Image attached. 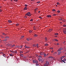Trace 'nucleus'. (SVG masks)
I'll list each match as a JSON object with an SVG mask.
<instances>
[{
  "mask_svg": "<svg viewBox=\"0 0 66 66\" xmlns=\"http://www.w3.org/2000/svg\"><path fill=\"white\" fill-rule=\"evenodd\" d=\"M14 1L15 2H17V0H14Z\"/></svg>",
  "mask_w": 66,
  "mask_h": 66,
  "instance_id": "nucleus-54",
  "label": "nucleus"
},
{
  "mask_svg": "<svg viewBox=\"0 0 66 66\" xmlns=\"http://www.w3.org/2000/svg\"><path fill=\"white\" fill-rule=\"evenodd\" d=\"M48 55V54H47V55L46 54H43V55H44V57H45L47 55Z\"/></svg>",
  "mask_w": 66,
  "mask_h": 66,
  "instance_id": "nucleus-6",
  "label": "nucleus"
},
{
  "mask_svg": "<svg viewBox=\"0 0 66 66\" xmlns=\"http://www.w3.org/2000/svg\"><path fill=\"white\" fill-rule=\"evenodd\" d=\"M34 29L35 30H36V28L35 27H34Z\"/></svg>",
  "mask_w": 66,
  "mask_h": 66,
  "instance_id": "nucleus-36",
  "label": "nucleus"
},
{
  "mask_svg": "<svg viewBox=\"0 0 66 66\" xmlns=\"http://www.w3.org/2000/svg\"><path fill=\"white\" fill-rule=\"evenodd\" d=\"M10 56H13V55H12V54H10Z\"/></svg>",
  "mask_w": 66,
  "mask_h": 66,
  "instance_id": "nucleus-25",
  "label": "nucleus"
},
{
  "mask_svg": "<svg viewBox=\"0 0 66 66\" xmlns=\"http://www.w3.org/2000/svg\"><path fill=\"white\" fill-rule=\"evenodd\" d=\"M2 35H4V36H6V35H6V34H5V33H3V34H2Z\"/></svg>",
  "mask_w": 66,
  "mask_h": 66,
  "instance_id": "nucleus-19",
  "label": "nucleus"
},
{
  "mask_svg": "<svg viewBox=\"0 0 66 66\" xmlns=\"http://www.w3.org/2000/svg\"><path fill=\"white\" fill-rule=\"evenodd\" d=\"M27 15L30 16L31 15V14H26L25 16H27Z\"/></svg>",
  "mask_w": 66,
  "mask_h": 66,
  "instance_id": "nucleus-8",
  "label": "nucleus"
},
{
  "mask_svg": "<svg viewBox=\"0 0 66 66\" xmlns=\"http://www.w3.org/2000/svg\"><path fill=\"white\" fill-rule=\"evenodd\" d=\"M8 22H9V23H11L12 22V21L10 20H9V21H8Z\"/></svg>",
  "mask_w": 66,
  "mask_h": 66,
  "instance_id": "nucleus-10",
  "label": "nucleus"
},
{
  "mask_svg": "<svg viewBox=\"0 0 66 66\" xmlns=\"http://www.w3.org/2000/svg\"><path fill=\"white\" fill-rule=\"evenodd\" d=\"M63 31L64 34H66V30H63Z\"/></svg>",
  "mask_w": 66,
  "mask_h": 66,
  "instance_id": "nucleus-7",
  "label": "nucleus"
},
{
  "mask_svg": "<svg viewBox=\"0 0 66 66\" xmlns=\"http://www.w3.org/2000/svg\"><path fill=\"white\" fill-rule=\"evenodd\" d=\"M49 65V63L46 61L45 62V64H44V66H48Z\"/></svg>",
  "mask_w": 66,
  "mask_h": 66,
  "instance_id": "nucleus-1",
  "label": "nucleus"
},
{
  "mask_svg": "<svg viewBox=\"0 0 66 66\" xmlns=\"http://www.w3.org/2000/svg\"><path fill=\"white\" fill-rule=\"evenodd\" d=\"M0 37H1V38H4V37L3 36H2V35H1V36H0Z\"/></svg>",
  "mask_w": 66,
  "mask_h": 66,
  "instance_id": "nucleus-27",
  "label": "nucleus"
},
{
  "mask_svg": "<svg viewBox=\"0 0 66 66\" xmlns=\"http://www.w3.org/2000/svg\"><path fill=\"white\" fill-rule=\"evenodd\" d=\"M57 12L58 13H59L60 12V11L58 10L57 11Z\"/></svg>",
  "mask_w": 66,
  "mask_h": 66,
  "instance_id": "nucleus-43",
  "label": "nucleus"
},
{
  "mask_svg": "<svg viewBox=\"0 0 66 66\" xmlns=\"http://www.w3.org/2000/svg\"><path fill=\"white\" fill-rule=\"evenodd\" d=\"M3 56L5 57V54H3Z\"/></svg>",
  "mask_w": 66,
  "mask_h": 66,
  "instance_id": "nucleus-26",
  "label": "nucleus"
},
{
  "mask_svg": "<svg viewBox=\"0 0 66 66\" xmlns=\"http://www.w3.org/2000/svg\"><path fill=\"white\" fill-rule=\"evenodd\" d=\"M38 64L36 63V66H38L39 65V64Z\"/></svg>",
  "mask_w": 66,
  "mask_h": 66,
  "instance_id": "nucleus-46",
  "label": "nucleus"
},
{
  "mask_svg": "<svg viewBox=\"0 0 66 66\" xmlns=\"http://www.w3.org/2000/svg\"><path fill=\"white\" fill-rule=\"evenodd\" d=\"M12 52L13 53H17V51H15V52Z\"/></svg>",
  "mask_w": 66,
  "mask_h": 66,
  "instance_id": "nucleus-35",
  "label": "nucleus"
},
{
  "mask_svg": "<svg viewBox=\"0 0 66 66\" xmlns=\"http://www.w3.org/2000/svg\"><path fill=\"white\" fill-rule=\"evenodd\" d=\"M55 40L56 42H58V40H57V39H55Z\"/></svg>",
  "mask_w": 66,
  "mask_h": 66,
  "instance_id": "nucleus-37",
  "label": "nucleus"
},
{
  "mask_svg": "<svg viewBox=\"0 0 66 66\" xmlns=\"http://www.w3.org/2000/svg\"><path fill=\"white\" fill-rule=\"evenodd\" d=\"M45 54V53H43V52H41L40 53V54L41 55H43Z\"/></svg>",
  "mask_w": 66,
  "mask_h": 66,
  "instance_id": "nucleus-3",
  "label": "nucleus"
},
{
  "mask_svg": "<svg viewBox=\"0 0 66 66\" xmlns=\"http://www.w3.org/2000/svg\"><path fill=\"white\" fill-rule=\"evenodd\" d=\"M49 58H52V56H49Z\"/></svg>",
  "mask_w": 66,
  "mask_h": 66,
  "instance_id": "nucleus-55",
  "label": "nucleus"
},
{
  "mask_svg": "<svg viewBox=\"0 0 66 66\" xmlns=\"http://www.w3.org/2000/svg\"><path fill=\"white\" fill-rule=\"evenodd\" d=\"M27 10V7H25V8H24V10Z\"/></svg>",
  "mask_w": 66,
  "mask_h": 66,
  "instance_id": "nucleus-14",
  "label": "nucleus"
},
{
  "mask_svg": "<svg viewBox=\"0 0 66 66\" xmlns=\"http://www.w3.org/2000/svg\"><path fill=\"white\" fill-rule=\"evenodd\" d=\"M55 35H58V33H56L55 34Z\"/></svg>",
  "mask_w": 66,
  "mask_h": 66,
  "instance_id": "nucleus-28",
  "label": "nucleus"
},
{
  "mask_svg": "<svg viewBox=\"0 0 66 66\" xmlns=\"http://www.w3.org/2000/svg\"><path fill=\"white\" fill-rule=\"evenodd\" d=\"M35 61V60H33V62L34 63H35V62L36 61Z\"/></svg>",
  "mask_w": 66,
  "mask_h": 66,
  "instance_id": "nucleus-18",
  "label": "nucleus"
},
{
  "mask_svg": "<svg viewBox=\"0 0 66 66\" xmlns=\"http://www.w3.org/2000/svg\"><path fill=\"white\" fill-rule=\"evenodd\" d=\"M62 20V18H60V19H59V20Z\"/></svg>",
  "mask_w": 66,
  "mask_h": 66,
  "instance_id": "nucleus-40",
  "label": "nucleus"
},
{
  "mask_svg": "<svg viewBox=\"0 0 66 66\" xmlns=\"http://www.w3.org/2000/svg\"><path fill=\"white\" fill-rule=\"evenodd\" d=\"M40 3V2L39 1L37 2V3L39 4Z\"/></svg>",
  "mask_w": 66,
  "mask_h": 66,
  "instance_id": "nucleus-50",
  "label": "nucleus"
},
{
  "mask_svg": "<svg viewBox=\"0 0 66 66\" xmlns=\"http://www.w3.org/2000/svg\"><path fill=\"white\" fill-rule=\"evenodd\" d=\"M29 14V15H31L30 14V12H29L28 13H27V14Z\"/></svg>",
  "mask_w": 66,
  "mask_h": 66,
  "instance_id": "nucleus-22",
  "label": "nucleus"
},
{
  "mask_svg": "<svg viewBox=\"0 0 66 66\" xmlns=\"http://www.w3.org/2000/svg\"><path fill=\"white\" fill-rule=\"evenodd\" d=\"M64 56H62V57L61 59V60H62V58H64Z\"/></svg>",
  "mask_w": 66,
  "mask_h": 66,
  "instance_id": "nucleus-45",
  "label": "nucleus"
},
{
  "mask_svg": "<svg viewBox=\"0 0 66 66\" xmlns=\"http://www.w3.org/2000/svg\"><path fill=\"white\" fill-rule=\"evenodd\" d=\"M38 60L39 61H42V59H40V58H38Z\"/></svg>",
  "mask_w": 66,
  "mask_h": 66,
  "instance_id": "nucleus-15",
  "label": "nucleus"
},
{
  "mask_svg": "<svg viewBox=\"0 0 66 66\" xmlns=\"http://www.w3.org/2000/svg\"><path fill=\"white\" fill-rule=\"evenodd\" d=\"M30 21H33V19H31V20H30Z\"/></svg>",
  "mask_w": 66,
  "mask_h": 66,
  "instance_id": "nucleus-56",
  "label": "nucleus"
},
{
  "mask_svg": "<svg viewBox=\"0 0 66 66\" xmlns=\"http://www.w3.org/2000/svg\"><path fill=\"white\" fill-rule=\"evenodd\" d=\"M38 57H39L40 58H42V57L40 55H39Z\"/></svg>",
  "mask_w": 66,
  "mask_h": 66,
  "instance_id": "nucleus-16",
  "label": "nucleus"
},
{
  "mask_svg": "<svg viewBox=\"0 0 66 66\" xmlns=\"http://www.w3.org/2000/svg\"><path fill=\"white\" fill-rule=\"evenodd\" d=\"M2 11V10L1 9H0V12H1Z\"/></svg>",
  "mask_w": 66,
  "mask_h": 66,
  "instance_id": "nucleus-57",
  "label": "nucleus"
},
{
  "mask_svg": "<svg viewBox=\"0 0 66 66\" xmlns=\"http://www.w3.org/2000/svg\"><path fill=\"white\" fill-rule=\"evenodd\" d=\"M45 46H48V44H45Z\"/></svg>",
  "mask_w": 66,
  "mask_h": 66,
  "instance_id": "nucleus-23",
  "label": "nucleus"
},
{
  "mask_svg": "<svg viewBox=\"0 0 66 66\" xmlns=\"http://www.w3.org/2000/svg\"><path fill=\"white\" fill-rule=\"evenodd\" d=\"M62 50H58V51H57V52H60V51H61Z\"/></svg>",
  "mask_w": 66,
  "mask_h": 66,
  "instance_id": "nucleus-34",
  "label": "nucleus"
},
{
  "mask_svg": "<svg viewBox=\"0 0 66 66\" xmlns=\"http://www.w3.org/2000/svg\"><path fill=\"white\" fill-rule=\"evenodd\" d=\"M23 51H20V53H23Z\"/></svg>",
  "mask_w": 66,
  "mask_h": 66,
  "instance_id": "nucleus-38",
  "label": "nucleus"
},
{
  "mask_svg": "<svg viewBox=\"0 0 66 66\" xmlns=\"http://www.w3.org/2000/svg\"><path fill=\"white\" fill-rule=\"evenodd\" d=\"M24 18H27V17L26 16H24Z\"/></svg>",
  "mask_w": 66,
  "mask_h": 66,
  "instance_id": "nucleus-60",
  "label": "nucleus"
},
{
  "mask_svg": "<svg viewBox=\"0 0 66 66\" xmlns=\"http://www.w3.org/2000/svg\"><path fill=\"white\" fill-rule=\"evenodd\" d=\"M23 59H26V57L25 56L24 57Z\"/></svg>",
  "mask_w": 66,
  "mask_h": 66,
  "instance_id": "nucleus-39",
  "label": "nucleus"
},
{
  "mask_svg": "<svg viewBox=\"0 0 66 66\" xmlns=\"http://www.w3.org/2000/svg\"><path fill=\"white\" fill-rule=\"evenodd\" d=\"M52 31V29H49V30H48L49 32H51V31Z\"/></svg>",
  "mask_w": 66,
  "mask_h": 66,
  "instance_id": "nucleus-9",
  "label": "nucleus"
},
{
  "mask_svg": "<svg viewBox=\"0 0 66 66\" xmlns=\"http://www.w3.org/2000/svg\"><path fill=\"white\" fill-rule=\"evenodd\" d=\"M9 38V37H8V36H6L5 37V38L6 39Z\"/></svg>",
  "mask_w": 66,
  "mask_h": 66,
  "instance_id": "nucleus-11",
  "label": "nucleus"
},
{
  "mask_svg": "<svg viewBox=\"0 0 66 66\" xmlns=\"http://www.w3.org/2000/svg\"><path fill=\"white\" fill-rule=\"evenodd\" d=\"M53 15V16H55L56 15V14H54Z\"/></svg>",
  "mask_w": 66,
  "mask_h": 66,
  "instance_id": "nucleus-63",
  "label": "nucleus"
},
{
  "mask_svg": "<svg viewBox=\"0 0 66 66\" xmlns=\"http://www.w3.org/2000/svg\"><path fill=\"white\" fill-rule=\"evenodd\" d=\"M61 60H62V62H64V63H66V62H65V61H63V60H61Z\"/></svg>",
  "mask_w": 66,
  "mask_h": 66,
  "instance_id": "nucleus-21",
  "label": "nucleus"
},
{
  "mask_svg": "<svg viewBox=\"0 0 66 66\" xmlns=\"http://www.w3.org/2000/svg\"><path fill=\"white\" fill-rule=\"evenodd\" d=\"M32 32V31L29 30V32L30 33H31Z\"/></svg>",
  "mask_w": 66,
  "mask_h": 66,
  "instance_id": "nucleus-30",
  "label": "nucleus"
},
{
  "mask_svg": "<svg viewBox=\"0 0 66 66\" xmlns=\"http://www.w3.org/2000/svg\"><path fill=\"white\" fill-rule=\"evenodd\" d=\"M24 37V36H22V37H21V39H23V38Z\"/></svg>",
  "mask_w": 66,
  "mask_h": 66,
  "instance_id": "nucleus-33",
  "label": "nucleus"
},
{
  "mask_svg": "<svg viewBox=\"0 0 66 66\" xmlns=\"http://www.w3.org/2000/svg\"><path fill=\"white\" fill-rule=\"evenodd\" d=\"M57 5H60V4L59 3V2H58L57 3Z\"/></svg>",
  "mask_w": 66,
  "mask_h": 66,
  "instance_id": "nucleus-42",
  "label": "nucleus"
},
{
  "mask_svg": "<svg viewBox=\"0 0 66 66\" xmlns=\"http://www.w3.org/2000/svg\"><path fill=\"white\" fill-rule=\"evenodd\" d=\"M36 46H38V44H37V45H36Z\"/></svg>",
  "mask_w": 66,
  "mask_h": 66,
  "instance_id": "nucleus-64",
  "label": "nucleus"
},
{
  "mask_svg": "<svg viewBox=\"0 0 66 66\" xmlns=\"http://www.w3.org/2000/svg\"><path fill=\"white\" fill-rule=\"evenodd\" d=\"M6 45L8 47H11L12 46V45L9 44H7Z\"/></svg>",
  "mask_w": 66,
  "mask_h": 66,
  "instance_id": "nucleus-2",
  "label": "nucleus"
},
{
  "mask_svg": "<svg viewBox=\"0 0 66 66\" xmlns=\"http://www.w3.org/2000/svg\"><path fill=\"white\" fill-rule=\"evenodd\" d=\"M35 63H36V64H38V61H37L35 62Z\"/></svg>",
  "mask_w": 66,
  "mask_h": 66,
  "instance_id": "nucleus-24",
  "label": "nucleus"
},
{
  "mask_svg": "<svg viewBox=\"0 0 66 66\" xmlns=\"http://www.w3.org/2000/svg\"><path fill=\"white\" fill-rule=\"evenodd\" d=\"M27 6H28V5L27 4L25 5V6L26 7H27Z\"/></svg>",
  "mask_w": 66,
  "mask_h": 66,
  "instance_id": "nucleus-47",
  "label": "nucleus"
},
{
  "mask_svg": "<svg viewBox=\"0 0 66 66\" xmlns=\"http://www.w3.org/2000/svg\"><path fill=\"white\" fill-rule=\"evenodd\" d=\"M19 25V24H16V26H18Z\"/></svg>",
  "mask_w": 66,
  "mask_h": 66,
  "instance_id": "nucleus-48",
  "label": "nucleus"
},
{
  "mask_svg": "<svg viewBox=\"0 0 66 66\" xmlns=\"http://www.w3.org/2000/svg\"><path fill=\"white\" fill-rule=\"evenodd\" d=\"M52 11H53V12L55 11V9L52 10Z\"/></svg>",
  "mask_w": 66,
  "mask_h": 66,
  "instance_id": "nucleus-49",
  "label": "nucleus"
},
{
  "mask_svg": "<svg viewBox=\"0 0 66 66\" xmlns=\"http://www.w3.org/2000/svg\"><path fill=\"white\" fill-rule=\"evenodd\" d=\"M46 16L48 18H50L51 17V15H47Z\"/></svg>",
  "mask_w": 66,
  "mask_h": 66,
  "instance_id": "nucleus-4",
  "label": "nucleus"
},
{
  "mask_svg": "<svg viewBox=\"0 0 66 66\" xmlns=\"http://www.w3.org/2000/svg\"><path fill=\"white\" fill-rule=\"evenodd\" d=\"M39 18H40V19H42V18L40 17H39Z\"/></svg>",
  "mask_w": 66,
  "mask_h": 66,
  "instance_id": "nucleus-62",
  "label": "nucleus"
},
{
  "mask_svg": "<svg viewBox=\"0 0 66 66\" xmlns=\"http://www.w3.org/2000/svg\"><path fill=\"white\" fill-rule=\"evenodd\" d=\"M50 49H51L52 50H53V47L50 48Z\"/></svg>",
  "mask_w": 66,
  "mask_h": 66,
  "instance_id": "nucleus-59",
  "label": "nucleus"
},
{
  "mask_svg": "<svg viewBox=\"0 0 66 66\" xmlns=\"http://www.w3.org/2000/svg\"><path fill=\"white\" fill-rule=\"evenodd\" d=\"M30 48V47H29V46H26V45H25V49H26V48Z\"/></svg>",
  "mask_w": 66,
  "mask_h": 66,
  "instance_id": "nucleus-5",
  "label": "nucleus"
},
{
  "mask_svg": "<svg viewBox=\"0 0 66 66\" xmlns=\"http://www.w3.org/2000/svg\"><path fill=\"white\" fill-rule=\"evenodd\" d=\"M35 0H30V1H34Z\"/></svg>",
  "mask_w": 66,
  "mask_h": 66,
  "instance_id": "nucleus-61",
  "label": "nucleus"
},
{
  "mask_svg": "<svg viewBox=\"0 0 66 66\" xmlns=\"http://www.w3.org/2000/svg\"><path fill=\"white\" fill-rule=\"evenodd\" d=\"M61 53V52H59L58 53V55H60V54Z\"/></svg>",
  "mask_w": 66,
  "mask_h": 66,
  "instance_id": "nucleus-12",
  "label": "nucleus"
},
{
  "mask_svg": "<svg viewBox=\"0 0 66 66\" xmlns=\"http://www.w3.org/2000/svg\"><path fill=\"white\" fill-rule=\"evenodd\" d=\"M37 9H37V8L36 9H35V12H36V10H37Z\"/></svg>",
  "mask_w": 66,
  "mask_h": 66,
  "instance_id": "nucleus-32",
  "label": "nucleus"
},
{
  "mask_svg": "<svg viewBox=\"0 0 66 66\" xmlns=\"http://www.w3.org/2000/svg\"><path fill=\"white\" fill-rule=\"evenodd\" d=\"M45 41H47V39L46 37H45Z\"/></svg>",
  "mask_w": 66,
  "mask_h": 66,
  "instance_id": "nucleus-41",
  "label": "nucleus"
},
{
  "mask_svg": "<svg viewBox=\"0 0 66 66\" xmlns=\"http://www.w3.org/2000/svg\"><path fill=\"white\" fill-rule=\"evenodd\" d=\"M7 39H5L4 40H3V41H7Z\"/></svg>",
  "mask_w": 66,
  "mask_h": 66,
  "instance_id": "nucleus-31",
  "label": "nucleus"
},
{
  "mask_svg": "<svg viewBox=\"0 0 66 66\" xmlns=\"http://www.w3.org/2000/svg\"><path fill=\"white\" fill-rule=\"evenodd\" d=\"M27 40H28V41H29V39L28 38H27Z\"/></svg>",
  "mask_w": 66,
  "mask_h": 66,
  "instance_id": "nucleus-58",
  "label": "nucleus"
},
{
  "mask_svg": "<svg viewBox=\"0 0 66 66\" xmlns=\"http://www.w3.org/2000/svg\"><path fill=\"white\" fill-rule=\"evenodd\" d=\"M29 52V51H27V52H26L27 53Z\"/></svg>",
  "mask_w": 66,
  "mask_h": 66,
  "instance_id": "nucleus-51",
  "label": "nucleus"
},
{
  "mask_svg": "<svg viewBox=\"0 0 66 66\" xmlns=\"http://www.w3.org/2000/svg\"><path fill=\"white\" fill-rule=\"evenodd\" d=\"M33 46L34 47H36V46H36V45L34 44L33 45Z\"/></svg>",
  "mask_w": 66,
  "mask_h": 66,
  "instance_id": "nucleus-20",
  "label": "nucleus"
},
{
  "mask_svg": "<svg viewBox=\"0 0 66 66\" xmlns=\"http://www.w3.org/2000/svg\"><path fill=\"white\" fill-rule=\"evenodd\" d=\"M34 37H36L37 36V35L35 34V35H34Z\"/></svg>",
  "mask_w": 66,
  "mask_h": 66,
  "instance_id": "nucleus-13",
  "label": "nucleus"
},
{
  "mask_svg": "<svg viewBox=\"0 0 66 66\" xmlns=\"http://www.w3.org/2000/svg\"><path fill=\"white\" fill-rule=\"evenodd\" d=\"M63 48H60V49H59L58 50H63Z\"/></svg>",
  "mask_w": 66,
  "mask_h": 66,
  "instance_id": "nucleus-17",
  "label": "nucleus"
},
{
  "mask_svg": "<svg viewBox=\"0 0 66 66\" xmlns=\"http://www.w3.org/2000/svg\"><path fill=\"white\" fill-rule=\"evenodd\" d=\"M15 46V45H12V46H12V48L13 47H14Z\"/></svg>",
  "mask_w": 66,
  "mask_h": 66,
  "instance_id": "nucleus-29",
  "label": "nucleus"
},
{
  "mask_svg": "<svg viewBox=\"0 0 66 66\" xmlns=\"http://www.w3.org/2000/svg\"><path fill=\"white\" fill-rule=\"evenodd\" d=\"M21 56L23 57V54H21V55H20Z\"/></svg>",
  "mask_w": 66,
  "mask_h": 66,
  "instance_id": "nucleus-52",
  "label": "nucleus"
},
{
  "mask_svg": "<svg viewBox=\"0 0 66 66\" xmlns=\"http://www.w3.org/2000/svg\"><path fill=\"white\" fill-rule=\"evenodd\" d=\"M63 27H66V25L64 24V25H63Z\"/></svg>",
  "mask_w": 66,
  "mask_h": 66,
  "instance_id": "nucleus-44",
  "label": "nucleus"
},
{
  "mask_svg": "<svg viewBox=\"0 0 66 66\" xmlns=\"http://www.w3.org/2000/svg\"><path fill=\"white\" fill-rule=\"evenodd\" d=\"M63 61H66V60L65 59H63Z\"/></svg>",
  "mask_w": 66,
  "mask_h": 66,
  "instance_id": "nucleus-53",
  "label": "nucleus"
}]
</instances>
